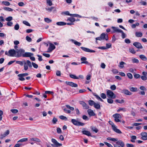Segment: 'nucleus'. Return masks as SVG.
<instances>
[{"mask_svg":"<svg viewBox=\"0 0 147 147\" xmlns=\"http://www.w3.org/2000/svg\"><path fill=\"white\" fill-rule=\"evenodd\" d=\"M109 123L110 125H111L112 129L114 131L119 134H121L122 133L121 131L119 129L117 128L116 126L114 125V124L112 121H109Z\"/></svg>","mask_w":147,"mask_h":147,"instance_id":"obj_1","label":"nucleus"},{"mask_svg":"<svg viewBox=\"0 0 147 147\" xmlns=\"http://www.w3.org/2000/svg\"><path fill=\"white\" fill-rule=\"evenodd\" d=\"M25 52V50L22 49H20L17 50L16 51V53L17 55L16 56V57H19L22 56L23 57V55Z\"/></svg>","mask_w":147,"mask_h":147,"instance_id":"obj_2","label":"nucleus"},{"mask_svg":"<svg viewBox=\"0 0 147 147\" xmlns=\"http://www.w3.org/2000/svg\"><path fill=\"white\" fill-rule=\"evenodd\" d=\"M107 94L108 97L111 98H115L116 96L114 93L110 90H108L107 92Z\"/></svg>","mask_w":147,"mask_h":147,"instance_id":"obj_3","label":"nucleus"},{"mask_svg":"<svg viewBox=\"0 0 147 147\" xmlns=\"http://www.w3.org/2000/svg\"><path fill=\"white\" fill-rule=\"evenodd\" d=\"M71 122L73 124L76 126H83L84 125V123L78 121L74 119H72Z\"/></svg>","mask_w":147,"mask_h":147,"instance_id":"obj_4","label":"nucleus"},{"mask_svg":"<svg viewBox=\"0 0 147 147\" xmlns=\"http://www.w3.org/2000/svg\"><path fill=\"white\" fill-rule=\"evenodd\" d=\"M113 117L115 118V121L116 122H120L119 119L121 118V116L119 114L116 113L113 115Z\"/></svg>","mask_w":147,"mask_h":147,"instance_id":"obj_5","label":"nucleus"},{"mask_svg":"<svg viewBox=\"0 0 147 147\" xmlns=\"http://www.w3.org/2000/svg\"><path fill=\"white\" fill-rule=\"evenodd\" d=\"M55 47L54 45L51 43H49V46L47 52H51L53 50L55 49Z\"/></svg>","mask_w":147,"mask_h":147,"instance_id":"obj_6","label":"nucleus"},{"mask_svg":"<svg viewBox=\"0 0 147 147\" xmlns=\"http://www.w3.org/2000/svg\"><path fill=\"white\" fill-rule=\"evenodd\" d=\"M80 104L83 107V108L85 109H87L89 108V106L85 102L83 101L79 102Z\"/></svg>","mask_w":147,"mask_h":147,"instance_id":"obj_7","label":"nucleus"},{"mask_svg":"<svg viewBox=\"0 0 147 147\" xmlns=\"http://www.w3.org/2000/svg\"><path fill=\"white\" fill-rule=\"evenodd\" d=\"M9 130H6L3 134H1L0 135V139H2L4 138L7 136L9 134Z\"/></svg>","mask_w":147,"mask_h":147,"instance_id":"obj_8","label":"nucleus"},{"mask_svg":"<svg viewBox=\"0 0 147 147\" xmlns=\"http://www.w3.org/2000/svg\"><path fill=\"white\" fill-rule=\"evenodd\" d=\"M8 53L9 54V56L10 57H13L15 56L16 53V51L14 49L10 50L8 51Z\"/></svg>","mask_w":147,"mask_h":147,"instance_id":"obj_9","label":"nucleus"},{"mask_svg":"<svg viewBox=\"0 0 147 147\" xmlns=\"http://www.w3.org/2000/svg\"><path fill=\"white\" fill-rule=\"evenodd\" d=\"M133 45L138 49H142L143 48L141 43L139 42H135L133 43Z\"/></svg>","mask_w":147,"mask_h":147,"instance_id":"obj_10","label":"nucleus"},{"mask_svg":"<svg viewBox=\"0 0 147 147\" xmlns=\"http://www.w3.org/2000/svg\"><path fill=\"white\" fill-rule=\"evenodd\" d=\"M81 48L83 51L85 52H90V53H94L95 52V51L92 50L88 48L83 47H81Z\"/></svg>","mask_w":147,"mask_h":147,"instance_id":"obj_11","label":"nucleus"},{"mask_svg":"<svg viewBox=\"0 0 147 147\" xmlns=\"http://www.w3.org/2000/svg\"><path fill=\"white\" fill-rule=\"evenodd\" d=\"M142 139L144 140H147V133L146 132H142L141 134Z\"/></svg>","mask_w":147,"mask_h":147,"instance_id":"obj_12","label":"nucleus"},{"mask_svg":"<svg viewBox=\"0 0 147 147\" xmlns=\"http://www.w3.org/2000/svg\"><path fill=\"white\" fill-rule=\"evenodd\" d=\"M121 93L127 95H131L132 93L127 89H123L122 90Z\"/></svg>","mask_w":147,"mask_h":147,"instance_id":"obj_13","label":"nucleus"},{"mask_svg":"<svg viewBox=\"0 0 147 147\" xmlns=\"http://www.w3.org/2000/svg\"><path fill=\"white\" fill-rule=\"evenodd\" d=\"M82 133L83 134L89 136H90L94 137H95V136H92V135H91V134L90 133V132L88 130L83 131H82Z\"/></svg>","mask_w":147,"mask_h":147,"instance_id":"obj_14","label":"nucleus"},{"mask_svg":"<svg viewBox=\"0 0 147 147\" xmlns=\"http://www.w3.org/2000/svg\"><path fill=\"white\" fill-rule=\"evenodd\" d=\"M66 83L67 84L73 87H76L78 86V85L77 84L73 82H66Z\"/></svg>","mask_w":147,"mask_h":147,"instance_id":"obj_15","label":"nucleus"},{"mask_svg":"<svg viewBox=\"0 0 147 147\" xmlns=\"http://www.w3.org/2000/svg\"><path fill=\"white\" fill-rule=\"evenodd\" d=\"M51 141L56 146H61L62 145L61 144L59 143L56 140L52 138L51 139Z\"/></svg>","mask_w":147,"mask_h":147,"instance_id":"obj_16","label":"nucleus"},{"mask_svg":"<svg viewBox=\"0 0 147 147\" xmlns=\"http://www.w3.org/2000/svg\"><path fill=\"white\" fill-rule=\"evenodd\" d=\"M33 54L32 53L30 52H25L24 53V54L23 55V57H30L31 56H33Z\"/></svg>","mask_w":147,"mask_h":147,"instance_id":"obj_17","label":"nucleus"},{"mask_svg":"<svg viewBox=\"0 0 147 147\" xmlns=\"http://www.w3.org/2000/svg\"><path fill=\"white\" fill-rule=\"evenodd\" d=\"M112 28L114 30V32H118L119 33L122 32V30H121L119 29L118 28L112 26Z\"/></svg>","mask_w":147,"mask_h":147,"instance_id":"obj_18","label":"nucleus"},{"mask_svg":"<svg viewBox=\"0 0 147 147\" xmlns=\"http://www.w3.org/2000/svg\"><path fill=\"white\" fill-rule=\"evenodd\" d=\"M87 112L88 114L90 116H94L95 115L93 111L91 109H88Z\"/></svg>","mask_w":147,"mask_h":147,"instance_id":"obj_19","label":"nucleus"},{"mask_svg":"<svg viewBox=\"0 0 147 147\" xmlns=\"http://www.w3.org/2000/svg\"><path fill=\"white\" fill-rule=\"evenodd\" d=\"M116 143L119 145H120L122 147H123L125 145L124 143L121 140H119L117 141Z\"/></svg>","mask_w":147,"mask_h":147,"instance_id":"obj_20","label":"nucleus"},{"mask_svg":"<svg viewBox=\"0 0 147 147\" xmlns=\"http://www.w3.org/2000/svg\"><path fill=\"white\" fill-rule=\"evenodd\" d=\"M71 40L72 42H73L76 45H78V46H80L81 45V43L80 42H78V41L74 40L73 39H71Z\"/></svg>","mask_w":147,"mask_h":147,"instance_id":"obj_21","label":"nucleus"},{"mask_svg":"<svg viewBox=\"0 0 147 147\" xmlns=\"http://www.w3.org/2000/svg\"><path fill=\"white\" fill-rule=\"evenodd\" d=\"M91 128L93 131L95 132L96 133H97L98 131V129L95 127L91 126Z\"/></svg>","mask_w":147,"mask_h":147,"instance_id":"obj_22","label":"nucleus"},{"mask_svg":"<svg viewBox=\"0 0 147 147\" xmlns=\"http://www.w3.org/2000/svg\"><path fill=\"white\" fill-rule=\"evenodd\" d=\"M56 24L58 26H64L66 24V23L63 22H58L56 23Z\"/></svg>","mask_w":147,"mask_h":147,"instance_id":"obj_23","label":"nucleus"},{"mask_svg":"<svg viewBox=\"0 0 147 147\" xmlns=\"http://www.w3.org/2000/svg\"><path fill=\"white\" fill-rule=\"evenodd\" d=\"M23 62L24 63V69L25 70H27L28 69V66L27 64V62H26L25 61H23Z\"/></svg>","mask_w":147,"mask_h":147,"instance_id":"obj_24","label":"nucleus"},{"mask_svg":"<svg viewBox=\"0 0 147 147\" xmlns=\"http://www.w3.org/2000/svg\"><path fill=\"white\" fill-rule=\"evenodd\" d=\"M140 58L142 60L146 61L147 60V58L144 55H140Z\"/></svg>","mask_w":147,"mask_h":147,"instance_id":"obj_25","label":"nucleus"},{"mask_svg":"<svg viewBox=\"0 0 147 147\" xmlns=\"http://www.w3.org/2000/svg\"><path fill=\"white\" fill-rule=\"evenodd\" d=\"M3 9L4 10L9 11H12L13 10V9L10 8L8 7H4L3 8Z\"/></svg>","mask_w":147,"mask_h":147,"instance_id":"obj_26","label":"nucleus"},{"mask_svg":"<svg viewBox=\"0 0 147 147\" xmlns=\"http://www.w3.org/2000/svg\"><path fill=\"white\" fill-rule=\"evenodd\" d=\"M136 36L137 37H141L142 36V34L141 32H136L135 33Z\"/></svg>","mask_w":147,"mask_h":147,"instance_id":"obj_27","label":"nucleus"},{"mask_svg":"<svg viewBox=\"0 0 147 147\" xmlns=\"http://www.w3.org/2000/svg\"><path fill=\"white\" fill-rule=\"evenodd\" d=\"M107 140H111L113 142L117 141L118 140L117 138H113L111 137H108L107 138Z\"/></svg>","mask_w":147,"mask_h":147,"instance_id":"obj_28","label":"nucleus"},{"mask_svg":"<svg viewBox=\"0 0 147 147\" xmlns=\"http://www.w3.org/2000/svg\"><path fill=\"white\" fill-rule=\"evenodd\" d=\"M125 64V63L123 61H121L120 62L119 65L118 66L120 68H123L124 67V65Z\"/></svg>","mask_w":147,"mask_h":147,"instance_id":"obj_29","label":"nucleus"},{"mask_svg":"<svg viewBox=\"0 0 147 147\" xmlns=\"http://www.w3.org/2000/svg\"><path fill=\"white\" fill-rule=\"evenodd\" d=\"M69 76H70V77L72 78L75 79H79V77H77L75 75H73V74H70V75Z\"/></svg>","mask_w":147,"mask_h":147,"instance_id":"obj_30","label":"nucleus"},{"mask_svg":"<svg viewBox=\"0 0 147 147\" xmlns=\"http://www.w3.org/2000/svg\"><path fill=\"white\" fill-rule=\"evenodd\" d=\"M130 90L132 92H135L138 91V89L137 88L132 87L130 88Z\"/></svg>","mask_w":147,"mask_h":147,"instance_id":"obj_31","label":"nucleus"},{"mask_svg":"<svg viewBox=\"0 0 147 147\" xmlns=\"http://www.w3.org/2000/svg\"><path fill=\"white\" fill-rule=\"evenodd\" d=\"M30 140L38 142H40V140L38 138H32L30 139Z\"/></svg>","mask_w":147,"mask_h":147,"instance_id":"obj_32","label":"nucleus"},{"mask_svg":"<svg viewBox=\"0 0 147 147\" xmlns=\"http://www.w3.org/2000/svg\"><path fill=\"white\" fill-rule=\"evenodd\" d=\"M70 16L73 17H78L79 18H81L82 17V16H80L78 14H71L70 15Z\"/></svg>","mask_w":147,"mask_h":147,"instance_id":"obj_33","label":"nucleus"},{"mask_svg":"<svg viewBox=\"0 0 147 147\" xmlns=\"http://www.w3.org/2000/svg\"><path fill=\"white\" fill-rule=\"evenodd\" d=\"M88 103L90 105L92 106L94 105L95 102L94 101L90 100L88 101Z\"/></svg>","mask_w":147,"mask_h":147,"instance_id":"obj_34","label":"nucleus"},{"mask_svg":"<svg viewBox=\"0 0 147 147\" xmlns=\"http://www.w3.org/2000/svg\"><path fill=\"white\" fill-rule=\"evenodd\" d=\"M94 106L95 108L98 109H99L100 108V105L99 104L96 103H95Z\"/></svg>","mask_w":147,"mask_h":147,"instance_id":"obj_35","label":"nucleus"},{"mask_svg":"<svg viewBox=\"0 0 147 147\" xmlns=\"http://www.w3.org/2000/svg\"><path fill=\"white\" fill-rule=\"evenodd\" d=\"M44 20L47 23H49L52 22V20L48 18H45Z\"/></svg>","mask_w":147,"mask_h":147,"instance_id":"obj_36","label":"nucleus"},{"mask_svg":"<svg viewBox=\"0 0 147 147\" xmlns=\"http://www.w3.org/2000/svg\"><path fill=\"white\" fill-rule=\"evenodd\" d=\"M54 7H52L50 8H49V7L46 8L45 9L47 11H48L49 12H51L52 11L53 9H54Z\"/></svg>","mask_w":147,"mask_h":147,"instance_id":"obj_37","label":"nucleus"},{"mask_svg":"<svg viewBox=\"0 0 147 147\" xmlns=\"http://www.w3.org/2000/svg\"><path fill=\"white\" fill-rule=\"evenodd\" d=\"M2 3L6 6H9L10 5V3L8 1H3L2 2Z\"/></svg>","mask_w":147,"mask_h":147,"instance_id":"obj_38","label":"nucleus"},{"mask_svg":"<svg viewBox=\"0 0 147 147\" xmlns=\"http://www.w3.org/2000/svg\"><path fill=\"white\" fill-rule=\"evenodd\" d=\"M28 140V138H24L22 139L19 140L18 142H26V141H27Z\"/></svg>","mask_w":147,"mask_h":147,"instance_id":"obj_39","label":"nucleus"},{"mask_svg":"<svg viewBox=\"0 0 147 147\" xmlns=\"http://www.w3.org/2000/svg\"><path fill=\"white\" fill-rule=\"evenodd\" d=\"M67 20L72 22H75V19L74 18L72 17L69 18Z\"/></svg>","mask_w":147,"mask_h":147,"instance_id":"obj_40","label":"nucleus"},{"mask_svg":"<svg viewBox=\"0 0 147 147\" xmlns=\"http://www.w3.org/2000/svg\"><path fill=\"white\" fill-rule=\"evenodd\" d=\"M129 52L133 54H134L136 53V52L134 49L133 48H130L129 49Z\"/></svg>","mask_w":147,"mask_h":147,"instance_id":"obj_41","label":"nucleus"},{"mask_svg":"<svg viewBox=\"0 0 147 147\" xmlns=\"http://www.w3.org/2000/svg\"><path fill=\"white\" fill-rule=\"evenodd\" d=\"M59 118L62 120H64L65 121L67 120V118L64 116L63 115H61L59 116Z\"/></svg>","mask_w":147,"mask_h":147,"instance_id":"obj_42","label":"nucleus"},{"mask_svg":"<svg viewBox=\"0 0 147 147\" xmlns=\"http://www.w3.org/2000/svg\"><path fill=\"white\" fill-rule=\"evenodd\" d=\"M26 62L27 63V65H28V66L29 67L31 68L32 67V65L31 62L29 60H27L26 61Z\"/></svg>","mask_w":147,"mask_h":147,"instance_id":"obj_43","label":"nucleus"},{"mask_svg":"<svg viewBox=\"0 0 147 147\" xmlns=\"http://www.w3.org/2000/svg\"><path fill=\"white\" fill-rule=\"evenodd\" d=\"M26 62L27 63V65H28V66L29 67L31 68L32 67V65L31 62L29 60H27L26 61Z\"/></svg>","mask_w":147,"mask_h":147,"instance_id":"obj_44","label":"nucleus"},{"mask_svg":"<svg viewBox=\"0 0 147 147\" xmlns=\"http://www.w3.org/2000/svg\"><path fill=\"white\" fill-rule=\"evenodd\" d=\"M26 62L27 63V65H28V66L29 67L31 68L32 67V65L31 62L29 60H27L26 61Z\"/></svg>","mask_w":147,"mask_h":147,"instance_id":"obj_45","label":"nucleus"},{"mask_svg":"<svg viewBox=\"0 0 147 147\" xmlns=\"http://www.w3.org/2000/svg\"><path fill=\"white\" fill-rule=\"evenodd\" d=\"M47 3L50 6H51L53 4L52 1L51 0H47Z\"/></svg>","mask_w":147,"mask_h":147,"instance_id":"obj_46","label":"nucleus"},{"mask_svg":"<svg viewBox=\"0 0 147 147\" xmlns=\"http://www.w3.org/2000/svg\"><path fill=\"white\" fill-rule=\"evenodd\" d=\"M134 77L136 79L140 77V75L139 74H136L135 73H134Z\"/></svg>","mask_w":147,"mask_h":147,"instance_id":"obj_47","label":"nucleus"},{"mask_svg":"<svg viewBox=\"0 0 147 147\" xmlns=\"http://www.w3.org/2000/svg\"><path fill=\"white\" fill-rule=\"evenodd\" d=\"M12 17L11 16H9L6 18L5 20L8 22H10L12 20Z\"/></svg>","mask_w":147,"mask_h":147,"instance_id":"obj_48","label":"nucleus"},{"mask_svg":"<svg viewBox=\"0 0 147 147\" xmlns=\"http://www.w3.org/2000/svg\"><path fill=\"white\" fill-rule=\"evenodd\" d=\"M10 111L13 113H16L18 111V110L17 109H11Z\"/></svg>","mask_w":147,"mask_h":147,"instance_id":"obj_49","label":"nucleus"},{"mask_svg":"<svg viewBox=\"0 0 147 147\" xmlns=\"http://www.w3.org/2000/svg\"><path fill=\"white\" fill-rule=\"evenodd\" d=\"M32 64L34 68L36 69L38 68V66L37 64L34 62H32Z\"/></svg>","mask_w":147,"mask_h":147,"instance_id":"obj_50","label":"nucleus"},{"mask_svg":"<svg viewBox=\"0 0 147 147\" xmlns=\"http://www.w3.org/2000/svg\"><path fill=\"white\" fill-rule=\"evenodd\" d=\"M140 89L141 90L144 91H146L147 90L146 88L144 86H140Z\"/></svg>","mask_w":147,"mask_h":147,"instance_id":"obj_51","label":"nucleus"},{"mask_svg":"<svg viewBox=\"0 0 147 147\" xmlns=\"http://www.w3.org/2000/svg\"><path fill=\"white\" fill-rule=\"evenodd\" d=\"M57 121V119L56 117H54L52 120V122L53 124H55Z\"/></svg>","mask_w":147,"mask_h":147,"instance_id":"obj_52","label":"nucleus"},{"mask_svg":"<svg viewBox=\"0 0 147 147\" xmlns=\"http://www.w3.org/2000/svg\"><path fill=\"white\" fill-rule=\"evenodd\" d=\"M127 76L128 78L130 79H132L133 78L132 74L130 73H128L127 74Z\"/></svg>","mask_w":147,"mask_h":147,"instance_id":"obj_53","label":"nucleus"},{"mask_svg":"<svg viewBox=\"0 0 147 147\" xmlns=\"http://www.w3.org/2000/svg\"><path fill=\"white\" fill-rule=\"evenodd\" d=\"M18 76L19 77V79L20 80L23 81L25 80V78L23 77V76L21 77V76H19V74H18Z\"/></svg>","mask_w":147,"mask_h":147,"instance_id":"obj_54","label":"nucleus"},{"mask_svg":"<svg viewBox=\"0 0 147 147\" xmlns=\"http://www.w3.org/2000/svg\"><path fill=\"white\" fill-rule=\"evenodd\" d=\"M100 96L103 99H105L106 98V94L103 93H102L100 94Z\"/></svg>","mask_w":147,"mask_h":147,"instance_id":"obj_55","label":"nucleus"},{"mask_svg":"<svg viewBox=\"0 0 147 147\" xmlns=\"http://www.w3.org/2000/svg\"><path fill=\"white\" fill-rule=\"evenodd\" d=\"M107 102L110 104H112L113 102V100L111 98H108L107 99Z\"/></svg>","mask_w":147,"mask_h":147,"instance_id":"obj_56","label":"nucleus"},{"mask_svg":"<svg viewBox=\"0 0 147 147\" xmlns=\"http://www.w3.org/2000/svg\"><path fill=\"white\" fill-rule=\"evenodd\" d=\"M23 22L24 24L27 26H31L30 24L28 22L26 21H24Z\"/></svg>","mask_w":147,"mask_h":147,"instance_id":"obj_57","label":"nucleus"},{"mask_svg":"<svg viewBox=\"0 0 147 147\" xmlns=\"http://www.w3.org/2000/svg\"><path fill=\"white\" fill-rule=\"evenodd\" d=\"M16 62L17 63L20 65L21 66H22L23 64V61H16Z\"/></svg>","mask_w":147,"mask_h":147,"instance_id":"obj_58","label":"nucleus"},{"mask_svg":"<svg viewBox=\"0 0 147 147\" xmlns=\"http://www.w3.org/2000/svg\"><path fill=\"white\" fill-rule=\"evenodd\" d=\"M141 78L142 80L144 81H145L147 80V77L145 76H142L141 77Z\"/></svg>","mask_w":147,"mask_h":147,"instance_id":"obj_59","label":"nucleus"},{"mask_svg":"<svg viewBox=\"0 0 147 147\" xmlns=\"http://www.w3.org/2000/svg\"><path fill=\"white\" fill-rule=\"evenodd\" d=\"M111 45L110 43H107L106 44V47H107V49L111 48Z\"/></svg>","mask_w":147,"mask_h":147,"instance_id":"obj_60","label":"nucleus"},{"mask_svg":"<svg viewBox=\"0 0 147 147\" xmlns=\"http://www.w3.org/2000/svg\"><path fill=\"white\" fill-rule=\"evenodd\" d=\"M26 39L29 42H31L32 41L31 38L29 37L28 36H27L26 37Z\"/></svg>","mask_w":147,"mask_h":147,"instance_id":"obj_61","label":"nucleus"},{"mask_svg":"<svg viewBox=\"0 0 147 147\" xmlns=\"http://www.w3.org/2000/svg\"><path fill=\"white\" fill-rule=\"evenodd\" d=\"M132 61L133 63H138L139 62L138 60L136 58H134L132 59Z\"/></svg>","mask_w":147,"mask_h":147,"instance_id":"obj_62","label":"nucleus"},{"mask_svg":"<svg viewBox=\"0 0 147 147\" xmlns=\"http://www.w3.org/2000/svg\"><path fill=\"white\" fill-rule=\"evenodd\" d=\"M14 29L16 30H18L19 28V26L18 24H16L14 26Z\"/></svg>","mask_w":147,"mask_h":147,"instance_id":"obj_63","label":"nucleus"},{"mask_svg":"<svg viewBox=\"0 0 147 147\" xmlns=\"http://www.w3.org/2000/svg\"><path fill=\"white\" fill-rule=\"evenodd\" d=\"M110 88L112 90H115L116 89V86L115 85H113L111 86Z\"/></svg>","mask_w":147,"mask_h":147,"instance_id":"obj_64","label":"nucleus"}]
</instances>
